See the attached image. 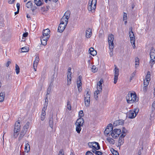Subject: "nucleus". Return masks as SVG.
I'll list each match as a JSON object with an SVG mask.
<instances>
[{"mask_svg":"<svg viewBox=\"0 0 155 155\" xmlns=\"http://www.w3.org/2000/svg\"><path fill=\"white\" fill-rule=\"evenodd\" d=\"M50 32V30L48 28L43 30L42 32L43 36L47 37H48V38H49L50 37V35H49Z\"/></svg>","mask_w":155,"mask_h":155,"instance_id":"nucleus-16","label":"nucleus"},{"mask_svg":"<svg viewBox=\"0 0 155 155\" xmlns=\"http://www.w3.org/2000/svg\"><path fill=\"white\" fill-rule=\"evenodd\" d=\"M97 155H102V153L100 151H97Z\"/></svg>","mask_w":155,"mask_h":155,"instance_id":"nucleus-64","label":"nucleus"},{"mask_svg":"<svg viewBox=\"0 0 155 155\" xmlns=\"http://www.w3.org/2000/svg\"><path fill=\"white\" fill-rule=\"evenodd\" d=\"M84 116L83 112L82 110H80L79 113V116L80 118H82Z\"/></svg>","mask_w":155,"mask_h":155,"instance_id":"nucleus-46","label":"nucleus"},{"mask_svg":"<svg viewBox=\"0 0 155 155\" xmlns=\"http://www.w3.org/2000/svg\"><path fill=\"white\" fill-rule=\"evenodd\" d=\"M127 131V130L125 128V127H123L122 129V134H123L124 135L125 134V136L126 135Z\"/></svg>","mask_w":155,"mask_h":155,"instance_id":"nucleus-43","label":"nucleus"},{"mask_svg":"<svg viewBox=\"0 0 155 155\" xmlns=\"http://www.w3.org/2000/svg\"><path fill=\"white\" fill-rule=\"evenodd\" d=\"M93 143V142H89L88 143V145L89 147L91 148H92L93 149V145H94V144L95 143Z\"/></svg>","mask_w":155,"mask_h":155,"instance_id":"nucleus-47","label":"nucleus"},{"mask_svg":"<svg viewBox=\"0 0 155 155\" xmlns=\"http://www.w3.org/2000/svg\"><path fill=\"white\" fill-rule=\"evenodd\" d=\"M21 52H28L29 50V48L27 46H25L21 48Z\"/></svg>","mask_w":155,"mask_h":155,"instance_id":"nucleus-29","label":"nucleus"},{"mask_svg":"<svg viewBox=\"0 0 155 155\" xmlns=\"http://www.w3.org/2000/svg\"><path fill=\"white\" fill-rule=\"evenodd\" d=\"M96 3H97V0H92L91 2H90V1L89 2L88 4V9H89L90 10H92V5L94 4V5L93 7V8L92 10L94 11V9H95L96 8Z\"/></svg>","mask_w":155,"mask_h":155,"instance_id":"nucleus-8","label":"nucleus"},{"mask_svg":"<svg viewBox=\"0 0 155 155\" xmlns=\"http://www.w3.org/2000/svg\"><path fill=\"white\" fill-rule=\"evenodd\" d=\"M69 102L68 101L67 102V108L69 110H71V105L70 104H69Z\"/></svg>","mask_w":155,"mask_h":155,"instance_id":"nucleus-52","label":"nucleus"},{"mask_svg":"<svg viewBox=\"0 0 155 155\" xmlns=\"http://www.w3.org/2000/svg\"><path fill=\"white\" fill-rule=\"evenodd\" d=\"M139 111V109L138 108L135 109L134 110V112L135 113V115L136 116L137 114Z\"/></svg>","mask_w":155,"mask_h":155,"instance_id":"nucleus-49","label":"nucleus"},{"mask_svg":"<svg viewBox=\"0 0 155 155\" xmlns=\"http://www.w3.org/2000/svg\"><path fill=\"white\" fill-rule=\"evenodd\" d=\"M20 4L18 3H17L16 4V6L17 8V10H19L20 9Z\"/></svg>","mask_w":155,"mask_h":155,"instance_id":"nucleus-62","label":"nucleus"},{"mask_svg":"<svg viewBox=\"0 0 155 155\" xmlns=\"http://www.w3.org/2000/svg\"><path fill=\"white\" fill-rule=\"evenodd\" d=\"M70 13L71 12L70 11H67L65 13L64 16H65V18H67L69 19L70 15Z\"/></svg>","mask_w":155,"mask_h":155,"instance_id":"nucleus-32","label":"nucleus"},{"mask_svg":"<svg viewBox=\"0 0 155 155\" xmlns=\"http://www.w3.org/2000/svg\"><path fill=\"white\" fill-rule=\"evenodd\" d=\"M15 71L17 74H18L20 72L19 68L17 64L15 65Z\"/></svg>","mask_w":155,"mask_h":155,"instance_id":"nucleus-37","label":"nucleus"},{"mask_svg":"<svg viewBox=\"0 0 155 155\" xmlns=\"http://www.w3.org/2000/svg\"><path fill=\"white\" fill-rule=\"evenodd\" d=\"M87 90L86 95H84V99H90V95L89 93V89Z\"/></svg>","mask_w":155,"mask_h":155,"instance_id":"nucleus-34","label":"nucleus"},{"mask_svg":"<svg viewBox=\"0 0 155 155\" xmlns=\"http://www.w3.org/2000/svg\"><path fill=\"white\" fill-rule=\"evenodd\" d=\"M107 140L112 144H114V140L112 138L110 137H108L107 139Z\"/></svg>","mask_w":155,"mask_h":155,"instance_id":"nucleus-33","label":"nucleus"},{"mask_svg":"<svg viewBox=\"0 0 155 155\" xmlns=\"http://www.w3.org/2000/svg\"><path fill=\"white\" fill-rule=\"evenodd\" d=\"M125 137V134H121L119 137L118 141V146H120L124 143V137Z\"/></svg>","mask_w":155,"mask_h":155,"instance_id":"nucleus-13","label":"nucleus"},{"mask_svg":"<svg viewBox=\"0 0 155 155\" xmlns=\"http://www.w3.org/2000/svg\"><path fill=\"white\" fill-rule=\"evenodd\" d=\"M45 114H41V120L42 121H43L44 120L45 117Z\"/></svg>","mask_w":155,"mask_h":155,"instance_id":"nucleus-48","label":"nucleus"},{"mask_svg":"<svg viewBox=\"0 0 155 155\" xmlns=\"http://www.w3.org/2000/svg\"><path fill=\"white\" fill-rule=\"evenodd\" d=\"M150 80V72L148 71L147 72V75H146V87H147V86L149 84V82Z\"/></svg>","mask_w":155,"mask_h":155,"instance_id":"nucleus-19","label":"nucleus"},{"mask_svg":"<svg viewBox=\"0 0 155 155\" xmlns=\"http://www.w3.org/2000/svg\"><path fill=\"white\" fill-rule=\"evenodd\" d=\"M92 71L93 72H96L97 70V69L96 68V67L95 66H93L91 68Z\"/></svg>","mask_w":155,"mask_h":155,"instance_id":"nucleus-44","label":"nucleus"},{"mask_svg":"<svg viewBox=\"0 0 155 155\" xmlns=\"http://www.w3.org/2000/svg\"><path fill=\"white\" fill-rule=\"evenodd\" d=\"M51 88H50L49 87L47 89V94L46 95L49 94H50V93L51 92Z\"/></svg>","mask_w":155,"mask_h":155,"instance_id":"nucleus-55","label":"nucleus"},{"mask_svg":"<svg viewBox=\"0 0 155 155\" xmlns=\"http://www.w3.org/2000/svg\"><path fill=\"white\" fill-rule=\"evenodd\" d=\"M25 151H26L27 152H29L30 150V145L28 144V143H26L25 145Z\"/></svg>","mask_w":155,"mask_h":155,"instance_id":"nucleus-30","label":"nucleus"},{"mask_svg":"<svg viewBox=\"0 0 155 155\" xmlns=\"http://www.w3.org/2000/svg\"><path fill=\"white\" fill-rule=\"evenodd\" d=\"M113 130V127L111 124H109L105 130L104 132V133L105 135H107L109 134V133Z\"/></svg>","mask_w":155,"mask_h":155,"instance_id":"nucleus-5","label":"nucleus"},{"mask_svg":"<svg viewBox=\"0 0 155 155\" xmlns=\"http://www.w3.org/2000/svg\"><path fill=\"white\" fill-rule=\"evenodd\" d=\"M150 63L151 67L154 64L155 62V50L152 49L150 51Z\"/></svg>","mask_w":155,"mask_h":155,"instance_id":"nucleus-3","label":"nucleus"},{"mask_svg":"<svg viewBox=\"0 0 155 155\" xmlns=\"http://www.w3.org/2000/svg\"><path fill=\"white\" fill-rule=\"evenodd\" d=\"M15 0H8V3L10 4H12L14 3Z\"/></svg>","mask_w":155,"mask_h":155,"instance_id":"nucleus-59","label":"nucleus"},{"mask_svg":"<svg viewBox=\"0 0 155 155\" xmlns=\"http://www.w3.org/2000/svg\"><path fill=\"white\" fill-rule=\"evenodd\" d=\"M136 117L134 115V112L131 111L129 113V118H130L133 119L134 118Z\"/></svg>","mask_w":155,"mask_h":155,"instance_id":"nucleus-31","label":"nucleus"},{"mask_svg":"<svg viewBox=\"0 0 155 155\" xmlns=\"http://www.w3.org/2000/svg\"><path fill=\"white\" fill-rule=\"evenodd\" d=\"M28 32H25L23 34V37L25 38L28 36Z\"/></svg>","mask_w":155,"mask_h":155,"instance_id":"nucleus-58","label":"nucleus"},{"mask_svg":"<svg viewBox=\"0 0 155 155\" xmlns=\"http://www.w3.org/2000/svg\"><path fill=\"white\" fill-rule=\"evenodd\" d=\"M91 34H92L91 30L89 28L86 31V37L87 38H90L91 36Z\"/></svg>","mask_w":155,"mask_h":155,"instance_id":"nucleus-25","label":"nucleus"},{"mask_svg":"<svg viewBox=\"0 0 155 155\" xmlns=\"http://www.w3.org/2000/svg\"><path fill=\"white\" fill-rule=\"evenodd\" d=\"M27 130L26 129H22L21 131L20 135L18 138V140H20L23 137L26 132H27Z\"/></svg>","mask_w":155,"mask_h":155,"instance_id":"nucleus-17","label":"nucleus"},{"mask_svg":"<svg viewBox=\"0 0 155 155\" xmlns=\"http://www.w3.org/2000/svg\"><path fill=\"white\" fill-rule=\"evenodd\" d=\"M71 77L70 76L67 77V83L68 85H69L71 84Z\"/></svg>","mask_w":155,"mask_h":155,"instance_id":"nucleus-42","label":"nucleus"},{"mask_svg":"<svg viewBox=\"0 0 155 155\" xmlns=\"http://www.w3.org/2000/svg\"><path fill=\"white\" fill-rule=\"evenodd\" d=\"M36 25L35 24H33V25H30V27L32 28V29L33 30H35V29L36 28Z\"/></svg>","mask_w":155,"mask_h":155,"instance_id":"nucleus-53","label":"nucleus"},{"mask_svg":"<svg viewBox=\"0 0 155 155\" xmlns=\"http://www.w3.org/2000/svg\"><path fill=\"white\" fill-rule=\"evenodd\" d=\"M84 103L86 107H88L90 106V99H84Z\"/></svg>","mask_w":155,"mask_h":155,"instance_id":"nucleus-27","label":"nucleus"},{"mask_svg":"<svg viewBox=\"0 0 155 155\" xmlns=\"http://www.w3.org/2000/svg\"><path fill=\"white\" fill-rule=\"evenodd\" d=\"M53 120L54 119L53 117V115H52L51 117L49 118V126L53 129Z\"/></svg>","mask_w":155,"mask_h":155,"instance_id":"nucleus-22","label":"nucleus"},{"mask_svg":"<svg viewBox=\"0 0 155 155\" xmlns=\"http://www.w3.org/2000/svg\"><path fill=\"white\" fill-rule=\"evenodd\" d=\"M76 131L79 134L81 132V126H80L79 125H76Z\"/></svg>","mask_w":155,"mask_h":155,"instance_id":"nucleus-36","label":"nucleus"},{"mask_svg":"<svg viewBox=\"0 0 155 155\" xmlns=\"http://www.w3.org/2000/svg\"><path fill=\"white\" fill-rule=\"evenodd\" d=\"M126 99L128 103H133L134 102H137L139 100L138 98H137L136 93L134 92V93L128 92L126 96Z\"/></svg>","mask_w":155,"mask_h":155,"instance_id":"nucleus-1","label":"nucleus"},{"mask_svg":"<svg viewBox=\"0 0 155 155\" xmlns=\"http://www.w3.org/2000/svg\"><path fill=\"white\" fill-rule=\"evenodd\" d=\"M89 51L90 54L93 56L97 54L96 51L93 48H91L89 49Z\"/></svg>","mask_w":155,"mask_h":155,"instance_id":"nucleus-21","label":"nucleus"},{"mask_svg":"<svg viewBox=\"0 0 155 155\" xmlns=\"http://www.w3.org/2000/svg\"><path fill=\"white\" fill-rule=\"evenodd\" d=\"M93 143H96L94 144V145H93V149H96V144H97V142H93Z\"/></svg>","mask_w":155,"mask_h":155,"instance_id":"nucleus-60","label":"nucleus"},{"mask_svg":"<svg viewBox=\"0 0 155 155\" xmlns=\"http://www.w3.org/2000/svg\"><path fill=\"white\" fill-rule=\"evenodd\" d=\"M127 14L126 13L124 12L123 14V20H127Z\"/></svg>","mask_w":155,"mask_h":155,"instance_id":"nucleus-51","label":"nucleus"},{"mask_svg":"<svg viewBox=\"0 0 155 155\" xmlns=\"http://www.w3.org/2000/svg\"><path fill=\"white\" fill-rule=\"evenodd\" d=\"M84 123V120L83 118H80L77 120L75 123V125L83 126Z\"/></svg>","mask_w":155,"mask_h":155,"instance_id":"nucleus-12","label":"nucleus"},{"mask_svg":"<svg viewBox=\"0 0 155 155\" xmlns=\"http://www.w3.org/2000/svg\"><path fill=\"white\" fill-rule=\"evenodd\" d=\"M15 126H18L20 127V122L18 121L15 124Z\"/></svg>","mask_w":155,"mask_h":155,"instance_id":"nucleus-61","label":"nucleus"},{"mask_svg":"<svg viewBox=\"0 0 155 155\" xmlns=\"http://www.w3.org/2000/svg\"><path fill=\"white\" fill-rule=\"evenodd\" d=\"M33 5L31 1H28L26 4V6L28 8H31Z\"/></svg>","mask_w":155,"mask_h":155,"instance_id":"nucleus-35","label":"nucleus"},{"mask_svg":"<svg viewBox=\"0 0 155 155\" xmlns=\"http://www.w3.org/2000/svg\"><path fill=\"white\" fill-rule=\"evenodd\" d=\"M20 127L15 126L14 130V136L16 138L18 134V132L20 130Z\"/></svg>","mask_w":155,"mask_h":155,"instance_id":"nucleus-14","label":"nucleus"},{"mask_svg":"<svg viewBox=\"0 0 155 155\" xmlns=\"http://www.w3.org/2000/svg\"><path fill=\"white\" fill-rule=\"evenodd\" d=\"M124 123V121L122 120H119L115 121L113 124V127L120 125H123Z\"/></svg>","mask_w":155,"mask_h":155,"instance_id":"nucleus-11","label":"nucleus"},{"mask_svg":"<svg viewBox=\"0 0 155 155\" xmlns=\"http://www.w3.org/2000/svg\"><path fill=\"white\" fill-rule=\"evenodd\" d=\"M29 122H27L25 125L24 126L22 129H26L27 130V129L29 128Z\"/></svg>","mask_w":155,"mask_h":155,"instance_id":"nucleus-41","label":"nucleus"},{"mask_svg":"<svg viewBox=\"0 0 155 155\" xmlns=\"http://www.w3.org/2000/svg\"><path fill=\"white\" fill-rule=\"evenodd\" d=\"M68 18H65V16H63L61 19L60 23H64V24L67 25L68 22Z\"/></svg>","mask_w":155,"mask_h":155,"instance_id":"nucleus-23","label":"nucleus"},{"mask_svg":"<svg viewBox=\"0 0 155 155\" xmlns=\"http://www.w3.org/2000/svg\"><path fill=\"white\" fill-rule=\"evenodd\" d=\"M48 105H47V104L46 103L44 104V106L42 110L45 111L47 109Z\"/></svg>","mask_w":155,"mask_h":155,"instance_id":"nucleus-54","label":"nucleus"},{"mask_svg":"<svg viewBox=\"0 0 155 155\" xmlns=\"http://www.w3.org/2000/svg\"><path fill=\"white\" fill-rule=\"evenodd\" d=\"M45 104L46 103L47 104V105H48V96L47 95H46V97L45 99Z\"/></svg>","mask_w":155,"mask_h":155,"instance_id":"nucleus-57","label":"nucleus"},{"mask_svg":"<svg viewBox=\"0 0 155 155\" xmlns=\"http://www.w3.org/2000/svg\"><path fill=\"white\" fill-rule=\"evenodd\" d=\"M97 147H96V149H95L96 150H98L100 149V147L99 145V143L97 142L96 144Z\"/></svg>","mask_w":155,"mask_h":155,"instance_id":"nucleus-56","label":"nucleus"},{"mask_svg":"<svg viewBox=\"0 0 155 155\" xmlns=\"http://www.w3.org/2000/svg\"><path fill=\"white\" fill-rule=\"evenodd\" d=\"M136 73V71H135L132 73V74H131L130 77V81H131V80H132L133 78H134L135 75Z\"/></svg>","mask_w":155,"mask_h":155,"instance_id":"nucleus-39","label":"nucleus"},{"mask_svg":"<svg viewBox=\"0 0 155 155\" xmlns=\"http://www.w3.org/2000/svg\"><path fill=\"white\" fill-rule=\"evenodd\" d=\"M82 76L81 75L79 76L77 80V84L78 90L79 92H81L82 90Z\"/></svg>","mask_w":155,"mask_h":155,"instance_id":"nucleus-7","label":"nucleus"},{"mask_svg":"<svg viewBox=\"0 0 155 155\" xmlns=\"http://www.w3.org/2000/svg\"><path fill=\"white\" fill-rule=\"evenodd\" d=\"M35 60L33 64L35 65H37L38 64V62L39 61V56L38 54H37L35 55Z\"/></svg>","mask_w":155,"mask_h":155,"instance_id":"nucleus-24","label":"nucleus"},{"mask_svg":"<svg viewBox=\"0 0 155 155\" xmlns=\"http://www.w3.org/2000/svg\"><path fill=\"white\" fill-rule=\"evenodd\" d=\"M115 67L114 70V84H116L117 82L118 76L119 74V70L118 68H117L116 65H114Z\"/></svg>","mask_w":155,"mask_h":155,"instance_id":"nucleus-6","label":"nucleus"},{"mask_svg":"<svg viewBox=\"0 0 155 155\" xmlns=\"http://www.w3.org/2000/svg\"><path fill=\"white\" fill-rule=\"evenodd\" d=\"M34 2L35 4L37 6H41L42 4L41 0H34Z\"/></svg>","mask_w":155,"mask_h":155,"instance_id":"nucleus-28","label":"nucleus"},{"mask_svg":"<svg viewBox=\"0 0 155 155\" xmlns=\"http://www.w3.org/2000/svg\"><path fill=\"white\" fill-rule=\"evenodd\" d=\"M67 25L64 23H60L58 28V32H62L66 27Z\"/></svg>","mask_w":155,"mask_h":155,"instance_id":"nucleus-10","label":"nucleus"},{"mask_svg":"<svg viewBox=\"0 0 155 155\" xmlns=\"http://www.w3.org/2000/svg\"><path fill=\"white\" fill-rule=\"evenodd\" d=\"M114 36L113 35L110 34L108 36V42L109 46H110L111 47L114 46V44L113 43L114 40ZM112 48V47H111Z\"/></svg>","mask_w":155,"mask_h":155,"instance_id":"nucleus-9","label":"nucleus"},{"mask_svg":"<svg viewBox=\"0 0 155 155\" xmlns=\"http://www.w3.org/2000/svg\"><path fill=\"white\" fill-rule=\"evenodd\" d=\"M5 97L4 92H1L0 93V102H2L4 101Z\"/></svg>","mask_w":155,"mask_h":155,"instance_id":"nucleus-26","label":"nucleus"},{"mask_svg":"<svg viewBox=\"0 0 155 155\" xmlns=\"http://www.w3.org/2000/svg\"><path fill=\"white\" fill-rule=\"evenodd\" d=\"M58 155H64V152L63 149H61L59 151Z\"/></svg>","mask_w":155,"mask_h":155,"instance_id":"nucleus-50","label":"nucleus"},{"mask_svg":"<svg viewBox=\"0 0 155 155\" xmlns=\"http://www.w3.org/2000/svg\"><path fill=\"white\" fill-rule=\"evenodd\" d=\"M154 113H150V116L149 118V120L150 121H149V126H151L153 122V120L154 119Z\"/></svg>","mask_w":155,"mask_h":155,"instance_id":"nucleus-18","label":"nucleus"},{"mask_svg":"<svg viewBox=\"0 0 155 155\" xmlns=\"http://www.w3.org/2000/svg\"><path fill=\"white\" fill-rule=\"evenodd\" d=\"M97 91H95L94 93V96L97 97V95L98 94L100 93V92H101V91H100L99 89H97Z\"/></svg>","mask_w":155,"mask_h":155,"instance_id":"nucleus-45","label":"nucleus"},{"mask_svg":"<svg viewBox=\"0 0 155 155\" xmlns=\"http://www.w3.org/2000/svg\"><path fill=\"white\" fill-rule=\"evenodd\" d=\"M48 37H45L44 36H42L41 38V44L45 46L47 45V41L48 39Z\"/></svg>","mask_w":155,"mask_h":155,"instance_id":"nucleus-15","label":"nucleus"},{"mask_svg":"<svg viewBox=\"0 0 155 155\" xmlns=\"http://www.w3.org/2000/svg\"><path fill=\"white\" fill-rule=\"evenodd\" d=\"M53 85V82L51 81L48 87L51 88V87Z\"/></svg>","mask_w":155,"mask_h":155,"instance_id":"nucleus-63","label":"nucleus"},{"mask_svg":"<svg viewBox=\"0 0 155 155\" xmlns=\"http://www.w3.org/2000/svg\"><path fill=\"white\" fill-rule=\"evenodd\" d=\"M155 109V101H154L152 105V110L150 113H154V110Z\"/></svg>","mask_w":155,"mask_h":155,"instance_id":"nucleus-40","label":"nucleus"},{"mask_svg":"<svg viewBox=\"0 0 155 155\" xmlns=\"http://www.w3.org/2000/svg\"><path fill=\"white\" fill-rule=\"evenodd\" d=\"M132 28L131 27L129 28V35L130 38V42L133 44V47L134 48L135 47V39L133 32L132 31Z\"/></svg>","mask_w":155,"mask_h":155,"instance_id":"nucleus-2","label":"nucleus"},{"mask_svg":"<svg viewBox=\"0 0 155 155\" xmlns=\"http://www.w3.org/2000/svg\"><path fill=\"white\" fill-rule=\"evenodd\" d=\"M121 130L118 128L114 129L111 133V135L113 138H116L118 137L121 134Z\"/></svg>","mask_w":155,"mask_h":155,"instance_id":"nucleus-4","label":"nucleus"},{"mask_svg":"<svg viewBox=\"0 0 155 155\" xmlns=\"http://www.w3.org/2000/svg\"><path fill=\"white\" fill-rule=\"evenodd\" d=\"M103 82V80L102 79H101L97 83V89H99L100 91H101L102 90V84Z\"/></svg>","mask_w":155,"mask_h":155,"instance_id":"nucleus-20","label":"nucleus"},{"mask_svg":"<svg viewBox=\"0 0 155 155\" xmlns=\"http://www.w3.org/2000/svg\"><path fill=\"white\" fill-rule=\"evenodd\" d=\"M114 46H113V47H112V48H111V47L110 46H109V49H110V56H112L113 55V49L114 48Z\"/></svg>","mask_w":155,"mask_h":155,"instance_id":"nucleus-38","label":"nucleus"}]
</instances>
